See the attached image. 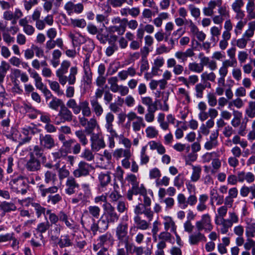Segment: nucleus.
Here are the masks:
<instances>
[{
	"instance_id": "nucleus-1",
	"label": "nucleus",
	"mask_w": 255,
	"mask_h": 255,
	"mask_svg": "<svg viewBox=\"0 0 255 255\" xmlns=\"http://www.w3.org/2000/svg\"><path fill=\"white\" fill-rule=\"evenodd\" d=\"M111 223L109 219L101 217L97 222L95 219L89 216L84 215L81 223L83 226H86L90 228L94 235L97 234V231L101 232L105 231L109 228V224Z\"/></svg>"
},
{
	"instance_id": "nucleus-2",
	"label": "nucleus",
	"mask_w": 255,
	"mask_h": 255,
	"mask_svg": "<svg viewBox=\"0 0 255 255\" xmlns=\"http://www.w3.org/2000/svg\"><path fill=\"white\" fill-rule=\"evenodd\" d=\"M239 216L235 211H230L228 213V218L225 219L221 225L220 232L221 234H226L233 225L238 224Z\"/></svg>"
},
{
	"instance_id": "nucleus-3",
	"label": "nucleus",
	"mask_w": 255,
	"mask_h": 255,
	"mask_svg": "<svg viewBox=\"0 0 255 255\" xmlns=\"http://www.w3.org/2000/svg\"><path fill=\"white\" fill-rule=\"evenodd\" d=\"M10 189L14 192L24 194L27 192V185L23 177L19 176L12 179L9 182Z\"/></svg>"
},
{
	"instance_id": "nucleus-4",
	"label": "nucleus",
	"mask_w": 255,
	"mask_h": 255,
	"mask_svg": "<svg viewBox=\"0 0 255 255\" xmlns=\"http://www.w3.org/2000/svg\"><path fill=\"white\" fill-rule=\"evenodd\" d=\"M114 240L112 234L109 232L100 236L97 239V243L93 244V251L97 252L99 249L106 248L108 245L112 246Z\"/></svg>"
},
{
	"instance_id": "nucleus-5",
	"label": "nucleus",
	"mask_w": 255,
	"mask_h": 255,
	"mask_svg": "<svg viewBox=\"0 0 255 255\" xmlns=\"http://www.w3.org/2000/svg\"><path fill=\"white\" fill-rule=\"evenodd\" d=\"M128 225L127 223L122 221L118 224L115 229V234L117 240L119 241L118 247H120L121 243L129 239L128 235Z\"/></svg>"
},
{
	"instance_id": "nucleus-6",
	"label": "nucleus",
	"mask_w": 255,
	"mask_h": 255,
	"mask_svg": "<svg viewBox=\"0 0 255 255\" xmlns=\"http://www.w3.org/2000/svg\"><path fill=\"white\" fill-rule=\"evenodd\" d=\"M73 118L72 112L64 104L61 106L57 116L55 118V123L57 125L66 122H71Z\"/></svg>"
},
{
	"instance_id": "nucleus-7",
	"label": "nucleus",
	"mask_w": 255,
	"mask_h": 255,
	"mask_svg": "<svg viewBox=\"0 0 255 255\" xmlns=\"http://www.w3.org/2000/svg\"><path fill=\"white\" fill-rule=\"evenodd\" d=\"M196 228L198 231L204 230L205 232H209L213 229L211 219L208 213L202 215L201 220L195 223Z\"/></svg>"
},
{
	"instance_id": "nucleus-8",
	"label": "nucleus",
	"mask_w": 255,
	"mask_h": 255,
	"mask_svg": "<svg viewBox=\"0 0 255 255\" xmlns=\"http://www.w3.org/2000/svg\"><path fill=\"white\" fill-rule=\"evenodd\" d=\"M236 66L230 63L229 61L224 60L218 69L219 77L217 80V84L221 85H225V77L227 76L229 67H234Z\"/></svg>"
},
{
	"instance_id": "nucleus-9",
	"label": "nucleus",
	"mask_w": 255,
	"mask_h": 255,
	"mask_svg": "<svg viewBox=\"0 0 255 255\" xmlns=\"http://www.w3.org/2000/svg\"><path fill=\"white\" fill-rule=\"evenodd\" d=\"M91 148L94 151H98L106 146L101 133H92L91 136Z\"/></svg>"
},
{
	"instance_id": "nucleus-10",
	"label": "nucleus",
	"mask_w": 255,
	"mask_h": 255,
	"mask_svg": "<svg viewBox=\"0 0 255 255\" xmlns=\"http://www.w3.org/2000/svg\"><path fill=\"white\" fill-rule=\"evenodd\" d=\"M92 166L84 161L79 162L77 169L74 170L73 174L76 178L86 176L89 174Z\"/></svg>"
},
{
	"instance_id": "nucleus-11",
	"label": "nucleus",
	"mask_w": 255,
	"mask_h": 255,
	"mask_svg": "<svg viewBox=\"0 0 255 255\" xmlns=\"http://www.w3.org/2000/svg\"><path fill=\"white\" fill-rule=\"evenodd\" d=\"M115 116L111 113H107L105 116V128L108 132L110 133L109 137L117 138L119 137L116 131L114 129L113 122L114 121Z\"/></svg>"
},
{
	"instance_id": "nucleus-12",
	"label": "nucleus",
	"mask_w": 255,
	"mask_h": 255,
	"mask_svg": "<svg viewBox=\"0 0 255 255\" xmlns=\"http://www.w3.org/2000/svg\"><path fill=\"white\" fill-rule=\"evenodd\" d=\"M115 116L111 113H107L105 116V128L108 132L110 133L109 137L117 138L119 137L116 131L114 129L113 122L114 121Z\"/></svg>"
},
{
	"instance_id": "nucleus-13",
	"label": "nucleus",
	"mask_w": 255,
	"mask_h": 255,
	"mask_svg": "<svg viewBox=\"0 0 255 255\" xmlns=\"http://www.w3.org/2000/svg\"><path fill=\"white\" fill-rule=\"evenodd\" d=\"M115 116L111 113H107L105 116V128L108 132L110 133L109 137L117 138L119 137L116 131L114 129L113 122L114 121Z\"/></svg>"
},
{
	"instance_id": "nucleus-14",
	"label": "nucleus",
	"mask_w": 255,
	"mask_h": 255,
	"mask_svg": "<svg viewBox=\"0 0 255 255\" xmlns=\"http://www.w3.org/2000/svg\"><path fill=\"white\" fill-rule=\"evenodd\" d=\"M39 144L43 148L46 149H51L55 146L54 139L49 134H39Z\"/></svg>"
},
{
	"instance_id": "nucleus-15",
	"label": "nucleus",
	"mask_w": 255,
	"mask_h": 255,
	"mask_svg": "<svg viewBox=\"0 0 255 255\" xmlns=\"http://www.w3.org/2000/svg\"><path fill=\"white\" fill-rule=\"evenodd\" d=\"M188 27L193 38H196L200 42H203L205 40L206 37V34L203 31L200 30L192 20L188 21Z\"/></svg>"
},
{
	"instance_id": "nucleus-16",
	"label": "nucleus",
	"mask_w": 255,
	"mask_h": 255,
	"mask_svg": "<svg viewBox=\"0 0 255 255\" xmlns=\"http://www.w3.org/2000/svg\"><path fill=\"white\" fill-rule=\"evenodd\" d=\"M219 130H213L209 137V139L207 140L204 145V147L207 150H210L216 148L219 144L218 137L219 136Z\"/></svg>"
},
{
	"instance_id": "nucleus-17",
	"label": "nucleus",
	"mask_w": 255,
	"mask_h": 255,
	"mask_svg": "<svg viewBox=\"0 0 255 255\" xmlns=\"http://www.w3.org/2000/svg\"><path fill=\"white\" fill-rule=\"evenodd\" d=\"M64 9L67 11L68 14L70 15L74 12L81 13L84 9V6L81 3L74 4L73 2L69 1L65 3Z\"/></svg>"
},
{
	"instance_id": "nucleus-18",
	"label": "nucleus",
	"mask_w": 255,
	"mask_h": 255,
	"mask_svg": "<svg viewBox=\"0 0 255 255\" xmlns=\"http://www.w3.org/2000/svg\"><path fill=\"white\" fill-rule=\"evenodd\" d=\"M198 58L200 59V64L202 66L204 69L205 66H208L211 70H215L217 68V62L213 60H211L209 57L204 55L203 53H200L198 54Z\"/></svg>"
},
{
	"instance_id": "nucleus-19",
	"label": "nucleus",
	"mask_w": 255,
	"mask_h": 255,
	"mask_svg": "<svg viewBox=\"0 0 255 255\" xmlns=\"http://www.w3.org/2000/svg\"><path fill=\"white\" fill-rule=\"evenodd\" d=\"M98 179L100 182L99 189L101 191H104V188L111 182V173L109 171L101 172L99 174Z\"/></svg>"
},
{
	"instance_id": "nucleus-20",
	"label": "nucleus",
	"mask_w": 255,
	"mask_h": 255,
	"mask_svg": "<svg viewBox=\"0 0 255 255\" xmlns=\"http://www.w3.org/2000/svg\"><path fill=\"white\" fill-rule=\"evenodd\" d=\"M146 190L144 187L143 184H141L139 186V183L136 185L131 186L130 189H129L127 192V198L128 200L131 201L132 200L133 195L140 194L142 195L146 192Z\"/></svg>"
},
{
	"instance_id": "nucleus-21",
	"label": "nucleus",
	"mask_w": 255,
	"mask_h": 255,
	"mask_svg": "<svg viewBox=\"0 0 255 255\" xmlns=\"http://www.w3.org/2000/svg\"><path fill=\"white\" fill-rule=\"evenodd\" d=\"M103 207L104 210L107 213L111 223H115L119 220V216L116 213L115 207L110 203H105L103 205Z\"/></svg>"
},
{
	"instance_id": "nucleus-22",
	"label": "nucleus",
	"mask_w": 255,
	"mask_h": 255,
	"mask_svg": "<svg viewBox=\"0 0 255 255\" xmlns=\"http://www.w3.org/2000/svg\"><path fill=\"white\" fill-rule=\"evenodd\" d=\"M84 79L87 84L91 83L93 73L90 66V57L87 55L83 63Z\"/></svg>"
},
{
	"instance_id": "nucleus-23",
	"label": "nucleus",
	"mask_w": 255,
	"mask_h": 255,
	"mask_svg": "<svg viewBox=\"0 0 255 255\" xmlns=\"http://www.w3.org/2000/svg\"><path fill=\"white\" fill-rule=\"evenodd\" d=\"M65 192L69 195H72L75 193L76 189L79 187V184L73 177H68L66 181Z\"/></svg>"
},
{
	"instance_id": "nucleus-24",
	"label": "nucleus",
	"mask_w": 255,
	"mask_h": 255,
	"mask_svg": "<svg viewBox=\"0 0 255 255\" xmlns=\"http://www.w3.org/2000/svg\"><path fill=\"white\" fill-rule=\"evenodd\" d=\"M123 22L124 24H125V30H126V26L127 25H128V27L132 30H135L136 29V28L138 26V22L135 19H131L130 20H128L127 18H123L121 19L119 17H114L112 20V24H115L117 23H119L120 22Z\"/></svg>"
},
{
	"instance_id": "nucleus-25",
	"label": "nucleus",
	"mask_w": 255,
	"mask_h": 255,
	"mask_svg": "<svg viewBox=\"0 0 255 255\" xmlns=\"http://www.w3.org/2000/svg\"><path fill=\"white\" fill-rule=\"evenodd\" d=\"M239 182H246L248 183H252L255 181V175L251 172L240 171L238 172Z\"/></svg>"
},
{
	"instance_id": "nucleus-26",
	"label": "nucleus",
	"mask_w": 255,
	"mask_h": 255,
	"mask_svg": "<svg viewBox=\"0 0 255 255\" xmlns=\"http://www.w3.org/2000/svg\"><path fill=\"white\" fill-rule=\"evenodd\" d=\"M113 24V25L107 27H106L105 24L104 23L103 27H105L107 31L110 33L117 32L119 35H123L125 33V26L123 22L121 21L115 24Z\"/></svg>"
},
{
	"instance_id": "nucleus-27",
	"label": "nucleus",
	"mask_w": 255,
	"mask_h": 255,
	"mask_svg": "<svg viewBox=\"0 0 255 255\" xmlns=\"http://www.w3.org/2000/svg\"><path fill=\"white\" fill-rule=\"evenodd\" d=\"M38 192L42 197H45L48 194H54L57 192L59 187L58 186H52L49 187H46L45 185L41 184L37 186Z\"/></svg>"
},
{
	"instance_id": "nucleus-28",
	"label": "nucleus",
	"mask_w": 255,
	"mask_h": 255,
	"mask_svg": "<svg viewBox=\"0 0 255 255\" xmlns=\"http://www.w3.org/2000/svg\"><path fill=\"white\" fill-rule=\"evenodd\" d=\"M228 207L226 206H222L218 208L217 214L215 217V223L218 226H221L225 219V217L228 212Z\"/></svg>"
},
{
	"instance_id": "nucleus-29",
	"label": "nucleus",
	"mask_w": 255,
	"mask_h": 255,
	"mask_svg": "<svg viewBox=\"0 0 255 255\" xmlns=\"http://www.w3.org/2000/svg\"><path fill=\"white\" fill-rule=\"evenodd\" d=\"M132 154L131 150L129 148H119L114 150L113 155L114 158L117 159H119L122 157H124V158H130Z\"/></svg>"
},
{
	"instance_id": "nucleus-30",
	"label": "nucleus",
	"mask_w": 255,
	"mask_h": 255,
	"mask_svg": "<svg viewBox=\"0 0 255 255\" xmlns=\"http://www.w3.org/2000/svg\"><path fill=\"white\" fill-rule=\"evenodd\" d=\"M163 219L165 231H169L170 232L176 233L177 226L172 218L168 216H165L163 217Z\"/></svg>"
},
{
	"instance_id": "nucleus-31",
	"label": "nucleus",
	"mask_w": 255,
	"mask_h": 255,
	"mask_svg": "<svg viewBox=\"0 0 255 255\" xmlns=\"http://www.w3.org/2000/svg\"><path fill=\"white\" fill-rule=\"evenodd\" d=\"M101 212V209L98 206L91 205L88 207V210L85 211L81 218V220L83 219L84 215L89 216L94 219H98Z\"/></svg>"
},
{
	"instance_id": "nucleus-32",
	"label": "nucleus",
	"mask_w": 255,
	"mask_h": 255,
	"mask_svg": "<svg viewBox=\"0 0 255 255\" xmlns=\"http://www.w3.org/2000/svg\"><path fill=\"white\" fill-rule=\"evenodd\" d=\"M195 55L192 48H188L185 51H178L175 53V57L182 62H185L188 57H192Z\"/></svg>"
},
{
	"instance_id": "nucleus-33",
	"label": "nucleus",
	"mask_w": 255,
	"mask_h": 255,
	"mask_svg": "<svg viewBox=\"0 0 255 255\" xmlns=\"http://www.w3.org/2000/svg\"><path fill=\"white\" fill-rule=\"evenodd\" d=\"M198 231V232L192 234L189 236V243L191 245H197L200 242H206L207 239L205 235Z\"/></svg>"
},
{
	"instance_id": "nucleus-34",
	"label": "nucleus",
	"mask_w": 255,
	"mask_h": 255,
	"mask_svg": "<svg viewBox=\"0 0 255 255\" xmlns=\"http://www.w3.org/2000/svg\"><path fill=\"white\" fill-rule=\"evenodd\" d=\"M134 222L137 229L140 230H147L149 228L150 221H147L142 219L139 216H135L133 218Z\"/></svg>"
},
{
	"instance_id": "nucleus-35",
	"label": "nucleus",
	"mask_w": 255,
	"mask_h": 255,
	"mask_svg": "<svg viewBox=\"0 0 255 255\" xmlns=\"http://www.w3.org/2000/svg\"><path fill=\"white\" fill-rule=\"evenodd\" d=\"M59 220L64 222L65 225L70 229H74L76 227L75 222L69 218V216L63 211L59 213Z\"/></svg>"
},
{
	"instance_id": "nucleus-36",
	"label": "nucleus",
	"mask_w": 255,
	"mask_h": 255,
	"mask_svg": "<svg viewBox=\"0 0 255 255\" xmlns=\"http://www.w3.org/2000/svg\"><path fill=\"white\" fill-rule=\"evenodd\" d=\"M40 167V162L36 157H30L26 164V169L30 171L39 170Z\"/></svg>"
},
{
	"instance_id": "nucleus-37",
	"label": "nucleus",
	"mask_w": 255,
	"mask_h": 255,
	"mask_svg": "<svg viewBox=\"0 0 255 255\" xmlns=\"http://www.w3.org/2000/svg\"><path fill=\"white\" fill-rule=\"evenodd\" d=\"M120 13L122 16L130 15L133 17H136L140 13V9L138 7H125L120 10Z\"/></svg>"
},
{
	"instance_id": "nucleus-38",
	"label": "nucleus",
	"mask_w": 255,
	"mask_h": 255,
	"mask_svg": "<svg viewBox=\"0 0 255 255\" xmlns=\"http://www.w3.org/2000/svg\"><path fill=\"white\" fill-rule=\"evenodd\" d=\"M69 38L72 40V44L74 47L77 45H81L86 41L85 36L82 35L80 33H77L74 34L70 32L68 34Z\"/></svg>"
},
{
	"instance_id": "nucleus-39",
	"label": "nucleus",
	"mask_w": 255,
	"mask_h": 255,
	"mask_svg": "<svg viewBox=\"0 0 255 255\" xmlns=\"http://www.w3.org/2000/svg\"><path fill=\"white\" fill-rule=\"evenodd\" d=\"M208 200V196L207 194L200 195L198 198V203L196 206V210L199 212L206 211L208 208L206 202Z\"/></svg>"
},
{
	"instance_id": "nucleus-40",
	"label": "nucleus",
	"mask_w": 255,
	"mask_h": 255,
	"mask_svg": "<svg viewBox=\"0 0 255 255\" xmlns=\"http://www.w3.org/2000/svg\"><path fill=\"white\" fill-rule=\"evenodd\" d=\"M247 18L249 20L255 19V2L253 0H248L246 5Z\"/></svg>"
},
{
	"instance_id": "nucleus-41",
	"label": "nucleus",
	"mask_w": 255,
	"mask_h": 255,
	"mask_svg": "<svg viewBox=\"0 0 255 255\" xmlns=\"http://www.w3.org/2000/svg\"><path fill=\"white\" fill-rule=\"evenodd\" d=\"M44 180L45 183H51L54 184L57 181V174L54 170H47L44 172L43 176Z\"/></svg>"
},
{
	"instance_id": "nucleus-42",
	"label": "nucleus",
	"mask_w": 255,
	"mask_h": 255,
	"mask_svg": "<svg viewBox=\"0 0 255 255\" xmlns=\"http://www.w3.org/2000/svg\"><path fill=\"white\" fill-rule=\"evenodd\" d=\"M91 105L93 112L97 117H100L104 113V109L96 99L90 100Z\"/></svg>"
},
{
	"instance_id": "nucleus-43",
	"label": "nucleus",
	"mask_w": 255,
	"mask_h": 255,
	"mask_svg": "<svg viewBox=\"0 0 255 255\" xmlns=\"http://www.w3.org/2000/svg\"><path fill=\"white\" fill-rule=\"evenodd\" d=\"M32 131V129L30 127L24 128H22L21 132L25 136L21 137V135L18 138L19 144H23L27 142H29L31 139V137L28 135L30 132Z\"/></svg>"
},
{
	"instance_id": "nucleus-44",
	"label": "nucleus",
	"mask_w": 255,
	"mask_h": 255,
	"mask_svg": "<svg viewBox=\"0 0 255 255\" xmlns=\"http://www.w3.org/2000/svg\"><path fill=\"white\" fill-rule=\"evenodd\" d=\"M62 227L60 225L56 224L49 231L48 234L51 240L56 242L59 240V236L60 234Z\"/></svg>"
},
{
	"instance_id": "nucleus-45",
	"label": "nucleus",
	"mask_w": 255,
	"mask_h": 255,
	"mask_svg": "<svg viewBox=\"0 0 255 255\" xmlns=\"http://www.w3.org/2000/svg\"><path fill=\"white\" fill-rule=\"evenodd\" d=\"M152 247L147 246L146 248L142 246H135L133 252L135 255H151Z\"/></svg>"
},
{
	"instance_id": "nucleus-46",
	"label": "nucleus",
	"mask_w": 255,
	"mask_h": 255,
	"mask_svg": "<svg viewBox=\"0 0 255 255\" xmlns=\"http://www.w3.org/2000/svg\"><path fill=\"white\" fill-rule=\"evenodd\" d=\"M10 65L5 61H2L0 64V84L4 81V78L9 70Z\"/></svg>"
},
{
	"instance_id": "nucleus-47",
	"label": "nucleus",
	"mask_w": 255,
	"mask_h": 255,
	"mask_svg": "<svg viewBox=\"0 0 255 255\" xmlns=\"http://www.w3.org/2000/svg\"><path fill=\"white\" fill-rule=\"evenodd\" d=\"M66 106L68 109L72 110L75 115H78L80 113V104L78 105L74 99H70L67 102Z\"/></svg>"
},
{
	"instance_id": "nucleus-48",
	"label": "nucleus",
	"mask_w": 255,
	"mask_h": 255,
	"mask_svg": "<svg viewBox=\"0 0 255 255\" xmlns=\"http://www.w3.org/2000/svg\"><path fill=\"white\" fill-rule=\"evenodd\" d=\"M169 16V14L167 12H162L160 13L158 16L153 19L152 22L157 27H160L162 26L163 23V20L168 19Z\"/></svg>"
},
{
	"instance_id": "nucleus-49",
	"label": "nucleus",
	"mask_w": 255,
	"mask_h": 255,
	"mask_svg": "<svg viewBox=\"0 0 255 255\" xmlns=\"http://www.w3.org/2000/svg\"><path fill=\"white\" fill-rule=\"evenodd\" d=\"M99 127V125L97 120L95 118L93 117L91 118L88 122L86 127L85 128V131L87 134H92L95 128Z\"/></svg>"
},
{
	"instance_id": "nucleus-50",
	"label": "nucleus",
	"mask_w": 255,
	"mask_h": 255,
	"mask_svg": "<svg viewBox=\"0 0 255 255\" xmlns=\"http://www.w3.org/2000/svg\"><path fill=\"white\" fill-rule=\"evenodd\" d=\"M62 55L61 52L58 50H54L52 53L50 63L54 68H56L60 64V58Z\"/></svg>"
},
{
	"instance_id": "nucleus-51",
	"label": "nucleus",
	"mask_w": 255,
	"mask_h": 255,
	"mask_svg": "<svg viewBox=\"0 0 255 255\" xmlns=\"http://www.w3.org/2000/svg\"><path fill=\"white\" fill-rule=\"evenodd\" d=\"M192 172L191 175V180L195 182L198 181L200 178L202 171L201 167L200 165L195 166L192 165Z\"/></svg>"
},
{
	"instance_id": "nucleus-52",
	"label": "nucleus",
	"mask_w": 255,
	"mask_h": 255,
	"mask_svg": "<svg viewBox=\"0 0 255 255\" xmlns=\"http://www.w3.org/2000/svg\"><path fill=\"white\" fill-rule=\"evenodd\" d=\"M81 111H82L83 116L88 117L91 116L92 111L88 101H83L80 102V112Z\"/></svg>"
},
{
	"instance_id": "nucleus-53",
	"label": "nucleus",
	"mask_w": 255,
	"mask_h": 255,
	"mask_svg": "<svg viewBox=\"0 0 255 255\" xmlns=\"http://www.w3.org/2000/svg\"><path fill=\"white\" fill-rule=\"evenodd\" d=\"M131 127L133 131L136 132L140 130L141 128L145 127L143 119L140 117L131 123Z\"/></svg>"
},
{
	"instance_id": "nucleus-54",
	"label": "nucleus",
	"mask_w": 255,
	"mask_h": 255,
	"mask_svg": "<svg viewBox=\"0 0 255 255\" xmlns=\"http://www.w3.org/2000/svg\"><path fill=\"white\" fill-rule=\"evenodd\" d=\"M146 146H144L142 147L141 149V151L140 152V164L141 165H146L147 164L150 159L149 156L146 153Z\"/></svg>"
},
{
	"instance_id": "nucleus-55",
	"label": "nucleus",
	"mask_w": 255,
	"mask_h": 255,
	"mask_svg": "<svg viewBox=\"0 0 255 255\" xmlns=\"http://www.w3.org/2000/svg\"><path fill=\"white\" fill-rule=\"evenodd\" d=\"M225 152L224 147L221 148L217 152L214 151L212 152H207L203 156L204 162H209L213 157H219L221 153L223 154Z\"/></svg>"
},
{
	"instance_id": "nucleus-56",
	"label": "nucleus",
	"mask_w": 255,
	"mask_h": 255,
	"mask_svg": "<svg viewBox=\"0 0 255 255\" xmlns=\"http://www.w3.org/2000/svg\"><path fill=\"white\" fill-rule=\"evenodd\" d=\"M58 245L60 248H63L71 246L72 242L69 235H65L61 236L60 239L58 240Z\"/></svg>"
},
{
	"instance_id": "nucleus-57",
	"label": "nucleus",
	"mask_w": 255,
	"mask_h": 255,
	"mask_svg": "<svg viewBox=\"0 0 255 255\" xmlns=\"http://www.w3.org/2000/svg\"><path fill=\"white\" fill-rule=\"evenodd\" d=\"M78 73V68L76 66L71 67L70 73L68 76H67L68 83L69 85H74L76 82V76Z\"/></svg>"
},
{
	"instance_id": "nucleus-58",
	"label": "nucleus",
	"mask_w": 255,
	"mask_h": 255,
	"mask_svg": "<svg viewBox=\"0 0 255 255\" xmlns=\"http://www.w3.org/2000/svg\"><path fill=\"white\" fill-rule=\"evenodd\" d=\"M0 208L4 212H9L16 210V207L12 202H2L0 204Z\"/></svg>"
},
{
	"instance_id": "nucleus-59",
	"label": "nucleus",
	"mask_w": 255,
	"mask_h": 255,
	"mask_svg": "<svg viewBox=\"0 0 255 255\" xmlns=\"http://www.w3.org/2000/svg\"><path fill=\"white\" fill-rule=\"evenodd\" d=\"M216 75L213 72L205 71L201 75V79L202 81L206 82L210 81L211 82H215Z\"/></svg>"
},
{
	"instance_id": "nucleus-60",
	"label": "nucleus",
	"mask_w": 255,
	"mask_h": 255,
	"mask_svg": "<svg viewBox=\"0 0 255 255\" xmlns=\"http://www.w3.org/2000/svg\"><path fill=\"white\" fill-rule=\"evenodd\" d=\"M48 83L50 89L55 92L58 96L63 94V92L60 90L59 83L55 81L48 80Z\"/></svg>"
},
{
	"instance_id": "nucleus-61",
	"label": "nucleus",
	"mask_w": 255,
	"mask_h": 255,
	"mask_svg": "<svg viewBox=\"0 0 255 255\" xmlns=\"http://www.w3.org/2000/svg\"><path fill=\"white\" fill-rule=\"evenodd\" d=\"M49 227L50 224L48 221L38 224L36 230L38 233L41 234L40 237L41 240L43 239V236L42 234L45 233L49 229Z\"/></svg>"
},
{
	"instance_id": "nucleus-62",
	"label": "nucleus",
	"mask_w": 255,
	"mask_h": 255,
	"mask_svg": "<svg viewBox=\"0 0 255 255\" xmlns=\"http://www.w3.org/2000/svg\"><path fill=\"white\" fill-rule=\"evenodd\" d=\"M43 150L44 148L41 146H39L37 145H35L32 151L30 153V157H35V156L37 158L42 157L43 155Z\"/></svg>"
},
{
	"instance_id": "nucleus-63",
	"label": "nucleus",
	"mask_w": 255,
	"mask_h": 255,
	"mask_svg": "<svg viewBox=\"0 0 255 255\" xmlns=\"http://www.w3.org/2000/svg\"><path fill=\"white\" fill-rule=\"evenodd\" d=\"M246 115L251 118L255 117V101H250L246 110Z\"/></svg>"
},
{
	"instance_id": "nucleus-64",
	"label": "nucleus",
	"mask_w": 255,
	"mask_h": 255,
	"mask_svg": "<svg viewBox=\"0 0 255 255\" xmlns=\"http://www.w3.org/2000/svg\"><path fill=\"white\" fill-rule=\"evenodd\" d=\"M246 235L247 237L249 238L255 237V222L247 224L246 229Z\"/></svg>"
}]
</instances>
